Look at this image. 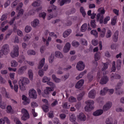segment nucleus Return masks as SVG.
Returning <instances> with one entry per match:
<instances>
[{
	"label": "nucleus",
	"mask_w": 124,
	"mask_h": 124,
	"mask_svg": "<svg viewBox=\"0 0 124 124\" xmlns=\"http://www.w3.org/2000/svg\"><path fill=\"white\" fill-rule=\"evenodd\" d=\"M55 1H56V0H51L50 1V3L51 5V6L47 9V11L48 13H52V12L53 11L54 12V14H50L48 17V20H50V19H52V18H55L57 16V12H56V9L57 8V7L56 6L53 5L54 4Z\"/></svg>",
	"instance_id": "1"
},
{
	"label": "nucleus",
	"mask_w": 124,
	"mask_h": 124,
	"mask_svg": "<svg viewBox=\"0 0 124 124\" xmlns=\"http://www.w3.org/2000/svg\"><path fill=\"white\" fill-rule=\"evenodd\" d=\"M47 85L50 86L51 87H46V89L44 90V94H42V96L44 97H45V94L46 95H48V94H50V93L51 92H54V88H55V84H54L52 82H47Z\"/></svg>",
	"instance_id": "2"
},
{
	"label": "nucleus",
	"mask_w": 124,
	"mask_h": 124,
	"mask_svg": "<svg viewBox=\"0 0 124 124\" xmlns=\"http://www.w3.org/2000/svg\"><path fill=\"white\" fill-rule=\"evenodd\" d=\"M9 52V46L7 44L4 45L0 50V59L3 58V56L8 55Z\"/></svg>",
	"instance_id": "3"
},
{
	"label": "nucleus",
	"mask_w": 124,
	"mask_h": 124,
	"mask_svg": "<svg viewBox=\"0 0 124 124\" xmlns=\"http://www.w3.org/2000/svg\"><path fill=\"white\" fill-rule=\"evenodd\" d=\"M86 104L87 105L85 107V110L86 112H90V111H92V110H93V104H94V102L92 100H88L85 102Z\"/></svg>",
	"instance_id": "4"
},
{
	"label": "nucleus",
	"mask_w": 124,
	"mask_h": 124,
	"mask_svg": "<svg viewBox=\"0 0 124 124\" xmlns=\"http://www.w3.org/2000/svg\"><path fill=\"white\" fill-rule=\"evenodd\" d=\"M12 58H15L19 56V46H14V50L10 53Z\"/></svg>",
	"instance_id": "5"
},
{
	"label": "nucleus",
	"mask_w": 124,
	"mask_h": 124,
	"mask_svg": "<svg viewBox=\"0 0 124 124\" xmlns=\"http://www.w3.org/2000/svg\"><path fill=\"white\" fill-rule=\"evenodd\" d=\"M108 92L110 94H113L114 93V89H108L107 87H105L103 90L100 91V94L101 95H105L106 93Z\"/></svg>",
	"instance_id": "6"
},
{
	"label": "nucleus",
	"mask_w": 124,
	"mask_h": 124,
	"mask_svg": "<svg viewBox=\"0 0 124 124\" xmlns=\"http://www.w3.org/2000/svg\"><path fill=\"white\" fill-rule=\"evenodd\" d=\"M85 66L84 62L82 61H79L78 62L76 67L78 70L82 71V70H84V69H85Z\"/></svg>",
	"instance_id": "7"
},
{
	"label": "nucleus",
	"mask_w": 124,
	"mask_h": 124,
	"mask_svg": "<svg viewBox=\"0 0 124 124\" xmlns=\"http://www.w3.org/2000/svg\"><path fill=\"white\" fill-rule=\"evenodd\" d=\"M124 83V81L123 80H120V82L118 83L117 85L115 87V90L116 91L117 93H118V94L121 95V93H123V91H121L119 92V90L121 89V87L123 85V84Z\"/></svg>",
	"instance_id": "8"
},
{
	"label": "nucleus",
	"mask_w": 124,
	"mask_h": 124,
	"mask_svg": "<svg viewBox=\"0 0 124 124\" xmlns=\"http://www.w3.org/2000/svg\"><path fill=\"white\" fill-rule=\"evenodd\" d=\"M98 12H100V13L97 14L96 17H97V20H99V18H100L101 16H103L104 14H105V10H104V7H100L98 10Z\"/></svg>",
	"instance_id": "9"
},
{
	"label": "nucleus",
	"mask_w": 124,
	"mask_h": 124,
	"mask_svg": "<svg viewBox=\"0 0 124 124\" xmlns=\"http://www.w3.org/2000/svg\"><path fill=\"white\" fill-rule=\"evenodd\" d=\"M29 96L31 98L36 99L37 97V94L36 93V91L34 89H32L29 92Z\"/></svg>",
	"instance_id": "10"
},
{
	"label": "nucleus",
	"mask_w": 124,
	"mask_h": 124,
	"mask_svg": "<svg viewBox=\"0 0 124 124\" xmlns=\"http://www.w3.org/2000/svg\"><path fill=\"white\" fill-rule=\"evenodd\" d=\"M18 83H20L21 85L23 84L24 85H27L30 83V79L27 78L21 77L19 80Z\"/></svg>",
	"instance_id": "11"
},
{
	"label": "nucleus",
	"mask_w": 124,
	"mask_h": 124,
	"mask_svg": "<svg viewBox=\"0 0 124 124\" xmlns=\"http://www.w3.org/2000/svg\"><path fill=\"white\" fill-rule=\"evenodd\" d=\"M27 68L28 66L27 65L20 67L17 70L18 74H19V75H23Z\"/></svg>",
	"instance_id": "12"
},
{
	"label": "nucleus",
	"mask_w": 124,
	"mask_h": 124,
	"mask_svg": "<svg viewBox=\"0 0 124 124\" xmlns=\"http://www.w3.org/2000/svg\"><path fill=\"white\" fill-rule=\"evenodd\" d=\"M109 81V78L107 76H103L100 81V84L102 85H105V84H107V82Z\"/></svg>",
	"instance_id": "13"
},
{
	"label": "nucleus",
	"mask_w": 124,
	"mask_h": 124,
	"mask_svg": "<svg viewBox=\"0 0 124 124\" xmlns=\"http://www.w3.org/2000/svg\"><path fill=\"white\" fill-rule=\"evenodd\" d=\"M112 107V102H107L103 108V109L104 111L105 112L106 111H108V110H109Z\"/></svg>",
	"instance_id": "14"
},
{
	"label": "nucleus",
	"mask_w": 124,
	"mask_h": 124,
	"mask_svg": "<svg viewBox=\"0 0 124 124\" xmlns=\"http://www.w3.org/2000/svg\"><path fill=\"white\" fill-rule=\"evenodd\" d=\"M8 83L12 90L14 89L15 92H16V93H17L18 92V89H19V87L18 86V85L17 84L14 85V87H13V85H12V82H11V80H8Z\"/></svg>",
	"instance_id": "15"
},
{
	"label": "nucleus",
	"mask_w": 124,
	"mask_h": 124,
	"mask_svg": "<svg viewBox=\"0 0 124 124\" xmlns=\"http://www.w3.org/2000/svg\"><path fill=\"white\" fill-rule=\"evenodd\" d=\"M84 82L85 81L83 79H81L78 81L76 84V88L78 89H81V88L83 87Z\"/></svg>",
	"instance_id": "16"
},
{
	"label": "nucleus",
	"mask_w": 124,
	"mask_h": 124,
	"mask_svg": "<svg viewBox=\"0 0 124 124\" xmlns=\"http://www.w3.org/2000/svg\"><path fill=\"white\" fill-rule=\"evenodd\" d=\"M78 118L79 119L80 121H81V122H85V121L87 120L86 115L83 112H81L79 114Z\"/></svg>",
	"instance_id": "17"
},
{
	"label": "nucleus",
	"mask_w": 124,
	"mask_h": 124,
	"mask_svg": "<svg viewBox=\"0 0 124 124\" xmlns=\"http://www.w3.org/2000/svg\"><path fill=\"white\" fill-rule=\"evenodd\" d=\"M22 99L23 100L22 103L24 105H28V104H30V100L27 97V96H26V95H23Z\"/></svg>",
	"instance_id": "18"
},
{
	"label": "nucleus",
	"mask_w": 124,
	"mask_h": 124,
	"mask_svg": "<svg viewBox=\"0 0 124 124\" xmlns=\"http://www.w3.org/2000/svg\"><path fill=\"white\" fill-rule=\"evenodd\" d=\"M70 47H71V45H70V43H67L63 48V52L64 53H67L70 50Z\"/></svg>",
	"instance_id": "19"
},
{
	"label": "nucleus",
	"mask_w": 124,
	"mask_h": 124,
	"mask_svg": "<svg viewBox=\"0 0 124 124\" xmlns=\"http://www.w3.org/2000/svg\"><path fill=\"white\" fill-rule=\"evenodd\" d=\"M88 96L90 98H94L95 97V90H91L88 94Z\"/></svg>",
	"instance_id": "20"
},
{
	"label": "nucleus",
	"mask_w": 124,
	"mask_h": 124,
	"mask_svg": "<svg viewBox=\"0 0 124 124\" xmlns=\"http://www.w3.org/2000/svg\"><path fill=\"white\" fill-rule=\"evenodd\" d=\"M100 56L101 54L100 52H97L95 55H94V60H95V63H96V65H97V61H99L100 60Z\"/></svg>",
	"instance_id": "21"
},
{
	"label": "nucleus",
	"mask_w": 124,
	"mask_h": 124,
	"mask_svg": "<svg viewBox=\"0 0 124 124\" xmlns=\"http://www.w3.org/2000/svg\"><path fill=\"white\" fill-rule=\"evenodd\" d=\"M38 25H39V20L37 19H35L31 23V26L33 27V28H36Z\"/></svg>",
	"instance_id": "22"
},
{
	"label": "nucleus",
	"mask_w": 124,
	"mask_h": 124,
	"mask_svg": "<svg viewBox=\"0 0 124 124\" xmlns=\"http://www.w3.org/2000/svg\"><path fill=\"white\" fill-rule=\"evenodd\" d=\"M44 63H45V58H43L39 62L38 68L41 69L43 66H44Z\"/></svg>",
	"instance_id": "23"
},
{
	"label": "nucleus",
	"mask_w": 124,
	"mask_h": 124,
	"mask_svg": "<svg viewBox=\"0 0 124 124\" xmlns=\"http://www.w3.org/2000/svg\"><path fill=\"white\" fill-rule=\"evenodd\" d=\"M103 114V110L102 109H98L93 113V116H100Z\"/></svg>",
	"instance_id": "24"
},
{
	"label": "nucleus",
	"mask_w": 124,
	"mask_h": 124,
	"mask_svg": "<svg viewBox=\"0 0 124 124\" xmlns=\"http://www.w3.org/2000/svg\"><path fill=\"white\" fill-rule=\"evenodd\" d=\"M71 2V0H62L59 3L60 6H62L64 5L65 3H70Z\"/></svg>",
	"instance_id": "25"
},
{
	"label": "nucleus",
	"mask_w": 124,
	"mask_h": 124,
	"mask_svg": "<svg viewBox=\"0 0 124 124\" xmlns=\"http://www.w3.org/2000/svg\"><path fill=\"white\" fill-rule=\"evenodd\" d=\"M71 31H72L71 29H68L63 33V37L64 38H65V37H67V36H68V35L71 33Z\"/></svg>",
	"instance_id": "26"
},
{
	"label": "nucleus",
	"mask_w": 124,
	"mask_h": 124,
	"mask_svg": "<svg viewBox=\"0 0 124 124\" xmlns=\"http://www.w3.org/2000/svg\"><path fill=\"white\" fill-rule=\"evenodd\" d=\"M119 37V31H116L114 34L113 40L114 42H117L118 41Z\"/></svg>",
	"instance_id": "27"
},
{
	"label": "nucleus",
	"mask_w": 124,
	"mask_h": 124,
	"mask_svg": "<svg viewBox=\"0 0 124 124\" xmlns=\"http://www.w3.org/2000/svg\"><path fill=\"white\" fill-rule=\"evenodd\" d=\"M28 74L29 79H30L31 81H32L33 79V72H32V70L30 69L28 72Z\"/></svg>",
	"instance_id": "28"
},
{
	"label": "nucleus",
	"mask_w": 124,
	"mask_h": 124,
	"mask_svg": "<svg viewBox=\"0 0 124 124\" xmlns=\"http://www.w3.org/2000/svg\"><path fill=\"white\" fill-rule=\"evenodd\" d=\"M88 29V24L87 23H84L81 27L80 31L82 32H85L86 31H87Z\"/></svg>",
	"instance_id": "29"
},
{
	"label": "nucleus",
	"mask_w": 124,
	"mask_h": 124,
	"mask_svg": "<svg viewBox=\"0 0 124 124\" xmlns=\"http://www.w3.org/2000/svg\"><path fill=\"white\" fill-rule=\"evenodd\" d=\"M121 64H122V60H118L116 62V68L117 70L121 69Z\"/></svg>",
	"instance_id": "30"
},
{
	"label": "nucleus",
	"mask_w": 124,
	"mask_h": 124,
	"mask_svg": "<svg viewBox=\"0 0 124 124\" xmlns=\"http://www.w3.org/2000/svg\"><path fill=\"white\" fill-rule=\"evenodd\" d=\"M86 73H87V70H85L83 72L80 73L78 77H77L76 79L79 80V79L82 78V77H83V76H84Z\"/></svg>",
	"instance_id": "31"
},
{
	"label": "nucleus",
	"mask_w": 124,
	"mask_h": 124,
	"mask_svg": "<svg viewBox=\"0 0 124 124\" xmlns=\"http://www.w3.org/2000/svg\"><path fill=\"white\" fill-rule=\"evenodd\" d=\"M55 57L56 58H58L59 59H62V58H63V55H62V54L61 52L56 51Z\"/></svg>",
	"instance_id": "32"
},
{
	"label": "nucleus",
	"mask_w": 124,
	"mask_h": 124,
	"mask_svg": "<svg viewBox=\"0 0 124 124\" xmlns=\"http://www.w3.org/2000/svg\"><path fill=\"white\" fill-rule=\"evenodd\" d=\"M69 120L72 123H74L76 121V116L74 114L70 115Z\"/></svg>",
	"instance_id": "33"
},
{
	"label": "nucleus",
	"mask_w": 124,
	"mask_h": 124,
	"mask_svg": "<svg viewBox=\"0 0 124 124\" xmlns=\"http://www.w3.org/2000/svg\"><path fill=\"white\" fill-rule=\"evenodd\" d=\"M111 80L113 79H121V76L119 74H115L110 77Z\"/></svg>",
	"instance_id": "34"
},
{
	"label": "nucleus",
	"mask_w": 124,
	"mask_h": 124,
	"mask_svg": "<svg viewBox=\"0 0 124 124\" xmlns=\"http://www.w3.org/2000/svg\"><path fill=\"white\" fill-rule=\"evenodd\" d=\"M19 86L21 91H26V88H27L26 84L23 83L22 84L20 82H19Z\"/></svg>",
	"instance_id": "35"
},
{
	"label": "nucleus",
	"mask_w": 124,
	"mask_h": 124,
	"mask_svg": "<svg viewBox=\"0 0 124 124\" xmlns=\"http://www.w3.org/2000/svg\"><path fill=\"white\" fill-rule=\"evenodd\" d=\"M50 80H51V78H48L47 77H44L43 78H42V82L43 83H49V81H50Z\"/></svg>",
	"instance_id": "36"
},
{
	"label": "nucleus",
	"mask_w": 124,
	"mask_h": 124,
	"mask_svg": "<svg viewBox=\"0 0 124 124\" xmlns=\"http://www.w3.org/2000/svg\"><path fill=\"white\" fill-rule=\"evenodd\" d=\"M11 66L12 67H16V66H18V62H16L15 60L12 61Z\"/></svg>",
	"instance_id": "37"
},
{
	"label": "nucleus",
	"mask_w": 124,
	"mask_h": 124,
	"mask_svg": "<svg viewBox=\"0 0 124 124\" xmlns=\"http://www.w3.org/2000/svg\"><path fill=\"white\" fill-rule=\"evenodd\" d=\"M32 6H34V7H38L39 5H40V1L39 0H36L33 2L32 4Z\"/></svg>",
	"instance_id": "38"
},
{
	"label": "nucleus",
	"mask_w": 124,
	"mask_h": 124,
	"mask_svg": "<svg viewBox=\"0 0 124 124\" xmlns=\"http://www.w3.org/2000/svg\"><path fill=\"white\" fill-rule=\"evenodd\" d=\"M52 77L53 80H54L56 83H60V82H61V79L57 78V77H56V75H52Z\"/></svg>",
	"instance_id": "39"
},
{
	"label": "nucleus",
	"mask_w": 124,
	"mask_h": 124,
	"mask_svg": "<svg viewBox=\"0 0 124 124\" xmlns=\"http://www.w3.org/2000/svg\"><path fill=\"white\" fill-rule=\"evenodd\" d=\"M23 118H24L23 119V121H27L28 119H30V114H29V112L24 113L23 115Z\"/></svg>",
	"instance_id": "40"
},
{
	"label": "nucleus",
	"mask_w": 124,
	"mask_h": 124,
	"mask_svg": "<svg viewBox=\"0 0 124 124\" xmlns=\"http://www.w3.org/2000/svg\"><path fill=\"white\" fill-rule=\"evenodd\" d=\"M105 32H106V29L105 28L102 29L100 32V37H104L105 36Z\"/></svg>",
	"instance_id": "41"
},
{
	"label": "nucleus",
	"mask_w": 124,
	"mask_h": 124,
	"mask_svg": "<svg viewBox=\"0 0 124 124\" xmlns=\"http://www.w3.org/2000/svg\"><path fill=\"white\" fill-rule=\"evenodd\" d=\"M91 34L93 35H94L95 37H97L98 36V33L97 32V31H96V30H93L91 31Z\"/></svg>",
	"instance_id": "42"
},
{
	"label": "nucleus",
	"mask_w": 124,
	"mask_h": 124,
	"mask_svg": "<svg viewBox=\"0 0 124 124\" xmlns=\"http://www.w3.org/2000/svg\"><path fill=\"white\" fill-rule=\"evenodd\" d=\"M111 36H112V31L108 30L107 31V34H106V37L107 38H110V37Z\"/></svg>",
	"instance_id": "43"
},
{
	"label": "nucleus",
	"mask_w": 124,
	"mask_h": 124,
	"mask_svg": "<svg viewBox=\"0 0 124 124\" xmlns=\"http://www.w3.org/2000/svg\"><path fill=\"white\" fill-rule=\"evenodd\" d=\"M42 109L45 113H47L49 111V107L46 105H43L42 106Z\"/></svg>",
	"instance_id": "44"
},
{
	"label": "nucleus",
	"mask_w": 124,
	"mask_h": 124,
	"mask_svg": "<svg viewBox=\"0 0 124 124\" xmlns=\"http://www.w3.org/2000/svg\"><path fill=\"white\" fill-rule=\"evenodd\" d=\"M27 54L28 55H31V56H34L36 53H35V51L33 50L30 49L28 50Z\"/></svg>",
	"instance_id": "45"
},
{
	"label": "nucleus",
	"mask_w": 124,
	"mask_h": 124,
	"mask_svg": "<svg viewBox=\"0 0 124 124\" xmlns=\"http://www.w3.org/2000/svg\"><path fill=\"white\" fill-rule=\"evenodd\" d=\"M54 58H55V55L54 54H52L48 58V61L50 63H52L54 62Z\"/></svg>",
	"instance_id": "46"
},
{
	"label": "nucleus",
	"mask_w": 124,
	"mask_h": 124,
	"mask_svg": "<svg viewBox=\"0 0 124 124\" xmlns=\"http://www.w3.org/2000/svg\"><path fill=\"white\" fill-rule=\"evenodd\" d=\"M80 12L82 14L83 17H85L86 16V12H85V9H84V7H80Z\"/></svg>",
	"instance_id": "47"
},
{
	"label": "nucleus",
	"mask_w": 124,
	"mask_h": 124,
	"mask_svg": "<svg viewBox=\"0 0 124 124\" xmlns=\"http://www.w3.org/2000/svg\"><path fill=\"white\" fill-rule=\"evenodd\" d=\"M117 18H118V17L117 16H115L113 17V19L111 20V25L112 26H115L116 25Z\"/></svg>",
	"instance_id": "48"
},
{
	"label": "nucleus",
	"mask_w": 124,
	"mask_h": 124,
	"mask_svg": "<svg viewBox=\"0 0 124 124\" xmlns=\"http://www.w3.org/2000/svg\"><path fill=\"white\" fill-rule=\"evenodd\" d=\"M77 101V99H76V98L73 96H71L69 98V102H71V103L76 102Z\"/></svg>",
	"instance_id": "49"
},
{
	"label": "nucleus",
	"mask_w": 124,
	"mask_h": 124,
	"mask_svg": "<svg viewBox=\"0 0 124 124\" xmlns=\"http://www.w3.org/2000/svg\"><path fill=\"white\" fill-rule=\"evenodd\" d=\"M85 94V92H82L78 96V100H81L82 98H83V96H84Z\"/></svg>",
	"instance_id": "50"
},
{
	"label": "nucleus",
	"mask_w": 124,
	"mask_h": 124,
	"mask_svg": "<svg viewBox=\"0 0 124 124\" xmlns=\"http://www.w3.org/2000/svg\"><path fill=\"white\" fill-rule=\"evenodd\" d=\"M108 68V63H103V66L102 68V71H105Z\"/></svg>",
	"instance_id": "51"
},
{
	"label": "nucleus",
	"mask_w": 124,
	"mask_h": 124,
	"mask_svg": "<svg viewBox=\"0 0 124 124\" xmlns=\"http://www.w3.org/2000/svg\"><path fill=\"white\" fill-rule=\"evenodd\" d=\"M72 45L74 47H78V46H79V45H80V43H79V42H78L76 41H73L72 43Z\"/></svg>",
	"instance_id": "52"
},
{
	"label": "nucleus",
	"mask_w": 124,
	"mask_h": 124,
	"mask_svg": "<svg viewBox=\"0 0 124 124\" xmlns=\"http://www.w3.org/2000/svg\"><path fill=\"white\" fill-rule=\"evenodd\" d=\"M90 25L92 28H93V29H95L96 27V25H95V20H91Z\"/></svg>",
	"instance_id": "53"
},
{
	"label": "nucleus",
	"mask_w": 124,
	"mask_h": 124,
	"mask_svg": "<svg viewBox=\"0 0 124 124\" xmlns=\"http://www.w3.org/2000/svg\"><path fill=\"white\" fill-rule=\"evenodd\" d=\"M25 31L26 32L29 33L31 31V27L30 26H27L25 27Z\"/></svg>",
	"instance_id": "54"
},
{
	"label": "nucleus",
	"mask_w": 124,
	"mask_h": 124,
	"mask_svg": "<svg viewBox=\"0 0 124 124\" xmlns=\"http://www.w3.org/2000/svg\"><path fill=\"white\" fill-rule=\"evenodd\" d=\"M111 70L113 72H115L116 71V62L113 61L112 62V66L111 68Z\"/></svg>",
	"instance_id": "55"
},
{
	"label": "nucleus",
	"mask_w": 124,
	"mask_h": 124,
	"mask_svg": "<svg viewBox=\"0 0 124 124\" xmlns=\"http://www.w3.org/2000/svg\"><path fill=\"white\" fill-rule=\"evenodd\" d=\"M110 16H106L104 20V25H106L107 24V23L108 22V21H110Z\"/></svg>",
	"instance_id": "56"
},
{
	"label": "nucleus",
	"mask_w": 124,
	"mask_h": 124,
	"mask_svg": "<svg viewBox=\"0 0 124 124\" xmlns=\"http://www.w3.org/2000/svg\"><path fill=\"white\" fill-rule=\"evenodd\" d=\"M2 90H3V93H1L3 94H5V97L6 98H9V95L7 93V92H6V90L4 88H2Z\"/></svg>",
	"instance_id": "57"
},
{
	"label": "nucleus",
	"mask_w": 124,
	"mask_h": 124,
	"mask_svg": "<svg viewBox=\"0 0 124 124\" xmlns=\"http://www.w3.org/2000/svg\"><path fill=\"white\" fill-rule=\"evenodd\" d=\"M81 43L82 44V45H85V46L88 45V41H87V40H86L85 39H82L81 40Z\"/></svg>",
	"instance_id": "58"
},
{
	"label": "nucleus",
	"mask_w": 124,
	"mask_h": 124,
	"mask_svg": "<svg viewBox=\"0 0 124 124\" xmlns=\"http://www.w3.org/2000/svg\"><path fill=\"white\" fill-rule=\"evenodd\" d=\"M12 111V107L10 105H8L7 107V113H11Z\"/></svg>",
	"instance_id": "59"
},
{
	"label": "nucleus",
	"mask_w": 124,
	"mask_h": 124,
	"mask_svg": "<svg viewBox=\"0 0 124 124\" xmlns=\"http://www.w3.org/2000/svg\"><path fill=\"white\" fill-rule=\"evenodd\" d=\"M39 16L40 18H43V19H45L46 17V13L43 12L39 14Z\"/></svg>",
	"instance_id": "60"
},
{
	"label": "nucleus",
	"mask_w": 124,
	"mask_h": 124,
	"mask_svg": "<svg viewBox=\"0 0 124 124\" xmlns=\"http://www.w3.org/2000/svg\"><path fill=\"white\" fill-rule=\"evenodd\" d=\"M58 104H59V102L58 100H55L54 102H52V103H51V107H55V106H56V105H58Z\"/></svg>",
	"instance_id": "61"
},
{
	"label": "nucleus",
	"mask_w": 124,
	"mask_h": 124,
	"mask_svg": "<svg viewBox=\"0 0 124 124\" xmlns=\"http://www.w3.org/2000/svg\"><path fill=\"white\" fill-rule=\"evenodd\" d=\"M0 107L1 109H5V103L3 101L0 102Z\"/></svg>",
	"instance_id": "62"
},
{
	"label": "nucleus",
	"mask_w": 124,
	"mask_h": 124,
	"mask_svg": "<svg viewBox=\"0 0 124 124\" xmlns=\"http://www.w3.org/2000/svg\"><path fill=\"white\" fill-rule=\"evenodd\" d=\"M23 14H24V10L20 9L18 12V14L17 15L16 19H18V17H19L20 15H23Z\"/></svg>",
	"instance_id": "63"
},
{
	"label": "nucleus",
	"mask_w": 124,
	"mask_h": 124,
	"mask_svg": "<svg viewBox=\"0 0 124 124\" xmlns=\"http://www.w3.org/2000/svg\"><path fill=\"white\" fill-rule=\"evenodd\" d=\"M53 123L54 124H61V123H60V120L57 118H54Z\"/></svg>",
	"instance_id": "64"
}]
</instances>
